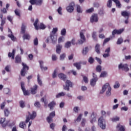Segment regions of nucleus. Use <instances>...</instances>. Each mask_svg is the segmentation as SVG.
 <instances>
[{
    "mask_svg": "<svg viewBox=\"0 0 131 131\" xmlns=\"http://www.w3.org/2000/svg\"><path fill=\"white\" fill-rule=\"evenodd\" d=\"M43 0H30L29 3L31 4V5L29 6L28 10L29 11H32V6H41Z\"/></svg>",
    "mask_w": 131,
    "mask_h": 131,
    "instance_id": "obj_1",
    "label": "nucleus"
},
{
    "mask_svg": "<svg viewBox=\"0 0 131 131\" xmlns=\"http://www.w3.org/2000/svg\"><path fill=\"white\" fill-rule=\"evenodd\" d=\"M28 116H26V123H28L30 121V119H34L36 117V112L33 111L32 114H31L30 112H28Z\"/></svg>",
    "mask_w": 131,
    "mask_h": 131,
    "instance_id": "obj_2",
    "label": "nucleus"
},
{
    "mask_svg": "<svg viewBox=\"0 0 131 131\" xmlns=\"http://www.w3.org/2000/svg\"><path fill=\"white\" fill-rule=\"evenodd\" d=\"M23 68L20 71V75L21 76H25V74L27 73L28 70H29V67L27 64L22 62Z\"/></svg>",
    "mask_w": 131,
    "mask_h": 131,
    "instance_id": "obj_3",
    "label": "nucleus"
},
{
    "mask_svg": "<svg viewBox=\"0 0 131 131\" xmlns=\"http://www.w3.org/2000/svg\"><path fill=\"white\" fill-rule=\"evenodd\" d=\"M107 89L108 91L106 92V96H111V86H110V84L109 83H106L104 84L102 87V93H104L106 89Z\"/></svg>",
    "mask_w": 131,
    "mask_h": 131,
    "instance_id": "obj_4",
    "label": "nucleus"
},
{
    "mask_svg": "<svg viewBox=\"0 0 131 131\" xmlns=\"http://www.w3.org/2000/svg\"><path fill=\"white\" fill-rule=\"evenodd\" d=\"M98 125L102 128V129H105V128H106L105 119H104V118L102 116L98 119Z\"/></svg>",
    "mask_w": 131,
    "mask_h": 131,
    "instance_id": "obj_5",
    "label": "nucleus"
},
{
    "mask_svg": "<svg viewBox=\"0 0 131 131\" xmlns=\"http://www.w3.org/2000/svg\"><path fill=\"white\" fill-rule=\"evenodd\" d=\"M75 7V3H74L73 2H72L69 4V5L67 7L66 10L68 13H73V11H74Z\"/></svg>",
    "mask_w": 131,
    "mask_h": 131,
    "instance_id": "obj_6",
    "label": "nucleus"
},
{
    "mask_svg": "<svg viewBox=\"0 0 131 131\" xmlns=\"http://www.w3.org/2000/svg\"><path fill=\"white\" fill-rule=\"evenodd\" d=\"M118 69L119 70L121 69L122 70H123V71H125V72L129 71V68H128V64H127V63L122 64L121 63L118 66Z\"/></svg>",
    "mask_w": 131,
    "mask_h": 131,
    "instance_id": "obj_7",
    "label": "nucleus"
},
{
    "mask_svg": "<svg viewBox=\"0 0 131 131\" xmlns=\"http://www.w3.org/2000/svg\"><path fill=\"white\" fill-rule=\"evenodd\" d=\"M20 85L24 96H29V95H30V93L29 92V91L26 90V89H25V85L24 84V82H21Z\"/></svg>",
    "mask_w": 131,
    "mask_h": 131,
    "instance_id": "obj_8",
    "label": "nucleus"
},
{
    "mask_svg": "<svg viewBox=\"0 0 131 131\" xmlns=\"http://www.w3.org/2000/svg\"><path fill=\"white\" fill-rule=\"evenodd\" d=\"M72 88V82L69 80H67L66 82V85H63V89L65 91H69L70 90V88Z\"/></svg>",
    "mask_w": 131,
    "mask_h": 131,
    "instance_id": "obj_9",
    "label": "nucleus"
},
{
    "mask_svg": "<svg viewBox=\"0 0 131 131\" xmlns=\"http://www.w3.org/2000/svg\"><path fill=\"white\" fill-rule=\"evenodd\" d=\"M56 116V114L55 112H52L49 114V116L47 118V121L49 123H52L53 122V118L54 117Z\"/></svg>",
    "mask_w": 131,
    "mask_h": 131,
    "instance_id": "obj_10",
    "label": "nucleus"
},
{
    "mask_svg": "<svg viewBox=\"0 0 131 131\" xmlns=\"http://www.w3.org/2000/svg\"><path fill=\"white\" fill-rule=\"evenodd\" d=\"M8 32L9 34L8 35V37L11 38V40L12 41H17V38L14 36L13 34V32H12V30H11L10 29H8Z\"/></svg>",
    "mask_w": 131,
    "mask_h": 131,
    "instance_id": "obj_11",
    "label": "nucleus"
},
{
    "mask_svg": "<svg viewBox=\"0 0 131 131\" xmlns=\"http://www.w3.org/2000/svg\"><path fill=\"white\" fill-rule=\"evenodd\" d=\"M80 37L81 40H79L78 42L79 45H82L83 42H85V36H84V35L82 32H80Z\"/></svg>",
    "mask_w": 131,
    "mask_h": 131,
    "instance_id": "obj_12",
    "label": "nucleus"
},
{
    "mask_svg": "<svg viewBox=\"0 0 131 131\" xmlns=\"http://www.w3.org/2000/svg\"><path fill=\"white\" fill-rule=\"evenodd\" d=\"M99 19L98 18V14H94L92 15L90 18V21L91 23H94V22H98Z\"/></svg>",
    "mask_w": 131,
    "mask_h": 131,
    "instance_id": "obj_13",
    "label": "nucleus"
},
{
    "mask_svg": "<svg viewBox=\"0 0 131 131\" xmlns=\"http://www.w3.org/2000/svg\"><path fill=\"white\" fill-rule=\"evenodd\" d=\"M124 30L123 29H121L120 30H116L115 29L112 32V35L114 36V37H115V34H121L122 32H123V31Z\"/></svg>",
    "mask_w": 131,
    "mask_h": 131,
    "instance_id": "obj_14",
    "label": "nucleus"
},
{
    "mask_svg": "<svg viewBox=\"0 0 131 131\" xmlns=\"http://www.w3.org/2000/svg\"><path fill=\"white\" fill-rule=\"evenodd\" d=\"M37 88H38V86L36 84L34 85L33 88H31V94H32V95H35V94H36Z\"/></svg>",
    "mask_w": 131,
    "mask_h": 131,
    "instance_id": "obj_15",
    "label": "nucleus"
},
{
    "mask_svg": "<svg viewBox=\"0 0 131 131\" xmlns=\"http://www.w3.org/2000/svg\"><path fill=\"white\" fill-rule=\"evenodd\" d=\"M15 54H16V49H13L12 53H8L9 58H11V59L14 60L15 59Z\"/></svg>",
    "mask_w": 131,
    "mask_h": 131,
    "instance_id": "obj_16",
    "label": "nucleus"
},
{
    "mask_svg": "<svg viewBox=\"0 0 131 131\" xmlns=\"http://www.w3.org/2000/svg\"><path fill=\"white\" fill-rule=\"evenodd\" d=\"M121 15L123 16V17H124V18H127V19H128L129 18V16H130V12L125 11H122L121 12Z\"/></svg>",
    "mask_w": 131,
    "mask_h": 131,
    "instance_id": "obj_17",
    "label": "nucleus"
},
{
    "mask_svg": "<svg viewBox=\"0 0 131 131\" xmlns=\"http://www.w3.org/2000/svg\"><path fill=\"white\" fill-rule=\"evenodd\" d=\"M105 53H104L103 54V58H107V57H110V47H108V48H107L105 51Z\"/></svg>",
    "mask_w": 131,
    "mask_h": 131,
    "instance_id": "obj_18",
    "label": "nucleus"
},
{
    "mask_svg": "<svg viewBox=\"0 0 131 131\" xmlns=\"http://www.w3.org/2000/svg\"><path fill=\"white\" fill-rule=\"evenodd\" d=\"M55 106H56V102L55 101H52L48 104V107L50 108V110H53Z\"/></svg>",
    "mask_w": 131,
    "mask_h": 131,
    "instance_id": "obj_19",
    "label": "nucleus"
},
{
    "mask_svg": "<svg viewBox=\"0 0 131 131\" xmlns=\"http://www.w3.org/2000/svg\"><path fill=\"white\" fill-rule=\"evenodd\" d=\"M26 31V26H25L24 24H22L21 27V31H20L21 34H25Z\"/></svg>",
    "mask_w": 131,
    "mask_h": 131,
    "instance_id": "obj_20",
    "label": "nucleus"
},
{
    "mask_svg": "<svg viewBox=\"0 0 131 131\" xmlns=\"http://www.w3.org/2000/svg\"><path fill=\"white\" fill-rule=\"evenodd\" d=\"M39 64H40V68L41 69V70H44L45 71H46V70H48V67H43V61H40Z\"/></svg>",
    "mask_w": 131,
    "mask_h": 131,
    "instance_id": "obj_21",
    "label": "nucleus"
},
{
    "mask_svg": "<svg viewBox=\"0 0 131 131\" xmlns=\"http://www.w3.org/2000/svg\"><path fill=\"white\" fill-rule=\"evenodd\" d=\"M21 56L19 55H17L15 58V63H16L17 64H20V63H21Z\"/></svg>",
    "mask_w": 131,
    "mask_h": 131,
    "instance_id": "obj_22",
    "label": "nucleus"
},
{
    "mask_svg": "<svg viewBox=\"0 0 131 131\" xmlns=\"http://www.w3.org/2000/svg\"><path fill=\"white\" fill-rule=\"evenodd\" d=\"M81 62H76L73 64L74 66L77 68L78 70H80L81 68Z\"/></svg>",
    "mask_w": 131,
    "mask_h": 131,
    "instance_id": "obj_23",
    "label": "nucleus"
},
{
    "mask_svg": "<svg viewBox=\"0 0 131 131\" xmlns=\"http://www.w3.org/2000/svg\"><path fill=\"white\" fill-rule=\"evenodd\" d=\"M58 77L60 79H62V80H63L64 81L66 80V78H67L66 75H64L63 73H60L59 74H58Z\"/></svg>",
    "mask_w": 131,
    "mask_h": 131,
    "instance_id": "obj_24",
    "label": "nucleus"
},
{
    "mask_svg": "<svg viewBox=\"0 0 131 131\" xmlns=\"http://www.w3.org/2000/svg\"><path fill=\"white\" fill-rule=\"evenodd\" d=\"M61 50H62V45H57L56 46V49L57 54H60V53H61Z\"/></svg>",
    "mask_w": 131,
    "mask_h": 131,
    "instance_id": "obj_25",
    "label": "nucleus"
},
{
    "mask_svg": "<svg viewBox=\"0 0 131 131\" xmlns=\"http://www.w3.org/2000/svg\"><path fill=\"white\" fill-rule=\"evenodd\" d=\"M5 121H6V118H2L0 120V123H1V124H2L3 127H6V126L8 125V123L3 124L4 122H5Z\"/></svg>",
    "mask_w": 131,
    "mask_h": 131,
    "instance_id": "obj_26",
    "label": "nucleus"
},
{
    "mask_svg": "<svg viewBox=\"0 0 131 131\" xmlns=\"http://www.w3.org/2000/svg\"><path fill=\"white\" fill-rule=\"evenodd\" d=\"M91 118H92L90 122H91V123H94V122H95V121H96V116L95 115V113H93L91 116Z\"/></svg>",
    "mask_w": 131,
    "mask_h": 131,
    "instance_id": "obj_27",
    "label": "nucleus"
},
{
    "mask_svg": "<svg viewBox=\"0 0 131 131\" xmlns=\"http://www.w3.org/2000/svg\"><path fill=\"white\" fill-rule=\"evenodd\" d=\"M95 49L97 54H100L101 51H100V45L96 44Z\"/></svg>",
    "mask_w": 131,
    "mask_h": 131,
    "instance_id": "obj_28",
    "label": "nucleus"
},
{
    "mask_svg": "<svg viewBox=\"0 0 131 131\" xmlns=\"http://www.w3.org/2000/svg\"><path fill=\"white\" fill-rule=\"evenodd\" d=\"M117 128H118L119 130H120V131H125V130L124 127L122 125H121L120 124H119L117 125Z\"/></svg>",
    "mask_w": 131,
    "mask_h": 131,
    "instance_id": "obj_29",
    "label": "nucleus"
},
{
    "mask_svg": "<svg viewBox=\"0 0 131 131\" xmlns=\"http://www.w3.org/2000/svg\"><path fill=\"white\" fill-rule=\"evenodd\" d=\"M37 81L39 85L41 86L42 85V81L40 79V76L39 74L37 75Z\"/></svg>",
    "mask_w": 131,
    "mask_h": 131,
    "instance_id": "obj_30",
    "label": "nucleus"
},
{
    "mask_svg": "<svg viewBox=\"0 0 131 131\" xmlns=\"http://www.w3.org/2000/svg\"><path fill=\"white\" fill-rule=\"evenodd\" d=\"M4 115L6 116V117H8L9 115H10V111H9V109L5 108L4 110Z\"/></svg>",
    "mask_w": 131,
    "mask_h": 131,
    "instance_id": "obj_31",
    "label": "nucleus"
},
{
    "mask_svg": "<svg viewBox=\"0 0 131 131\" xmlns=\"http://www.w3.org/2000/svg\"><path fill=\"white\" fill-rule=\"evenodd\" d=\"M114 1V3H115L116 5V7L117 8H121V4H120V2L118 0H113Z\"/></svg>",
    "mask_w": 131,
    "mask_h": 131,
    "instance_id": "obj_32",
    "label": "nucleus"
},
{
    "mask_svg": "<svg viewBox=\"0 0 131 131\" xmlns=\"http://www.w3.org/2000/svg\"><path fill=\"white\" fill-rule=\"evenodd\" d=\"M98 80H96L95 79H92L90 81V84L92 86H95L96 85V83Z\"/></svg>",
    "mask_w": 131,
    "mask_h": 131,
    "instance_id": "obj_33",
    "label": "nucleus"
},
{
    "mask_svg": "<svg viewBox=\"0 0 131 131\" xmlns=\"http://www.w3.org/2000/svg\"><path fill=\"white\" fill-rule=\"evenodd\" d=\"M24 39H30V35L28 33H25L23 36Z\"/></svg>",
    "mask_w": 131,
    "mask_h": 131,
    "instance_id": "obj_34",
    "label": "nucleus"
},
{
    "mask_svg": "<svg viewBox=\"0 0 131 131\" xmlns=\"http://www.w3.org/2000/svg\"><path fill=\"white\" fill-rule=\"evenodd\" d=\"M89 53V47H86L85 48L83 49V50L82 51V53L83 55H86V53Z\"/></svg>",
    "mask_w": 131,
    "mask_h": 131,
    "instance_id": "obj_35",
    "label": "nucleus"
},
{
    "mask_svg": "<svg viewBox=\"0 0 131 131\" xmlns=\"http://www.w3.org/2000/svg\"><path fill=\"white\" fill-rule=\"evenodd\" d=\"M70 47H71V42L69 41L66 42L64 45V48H66V49H69Z\"/></svg>",
    "mask_w": 131,
    "mask_h": 131,
    "instance_id": "obj_36",
    "label": "nucleus"
},
{
    "mask_svg": "<svg viewBox=\"0 0 131 131\" xmlns=\"http://www.w3.org/2000/svg\"><path fill=\"white\" fill-rule=\"evenodd\" d=\"M38 23V19L37 18L34 23V26L36 30H38L39 29L38 26H37Z\"/></svg>",
    "mask_w": 131,
    "mask_h": 131,
    "instance_id": "obj_37",
    "label": "nucleus"
},
{
    "mask_svg": "<svg viewBox=\"0 0 131 131\" xmlns=\"http://www.w3.org/2000/svg\"><path fill=\"white\" fill-rule=\"evenodd\" d=\"M96 71L97 72H101L102 71V67L100 65H98L96 67Z\"/></svg>",
    "mask_w": 131,
    "mask_h": 131,
    "instance_id": "obj_38",
    "label": "nucleus"
},
{
    "mask_svg": "<svg viewBox=\"0 0 131 131\" xmlns=\"http://www.w3.org/2000/svg\"><path fill=\"white\" fill-rule=\"evenodd\" d=\"M14 13L16 16H18V17H21V15L20 14V10L19 9H15L14 10Z\"/></svg>",
    "mask_w": 131,
    "mask_h": 131,
    "instance_id": "obj_39",
    "label": "nucleus"
},
{
    "mask_svg": "<svg viewBox=\"0 0 131 131\" xmlns=\"http://www.w3.org/2000/svg\"><path fill=\"white\" fill-rule=\"evenodd\" d=\"M50 38L52 40V42H55V41H57V38H55L54 37V34H51Z\"/></svg>",
    "mask_w": 131,
    "mask_h": 131,
    "instance_id": "obj_40",
    "label": "nucleus"
},
{
    "mask_svg": "<svg viewBox=\"0 0 131 131\" xmlns=\"http://www.w3.org/2000/svg\"><path fill=\"white\" fill-rule=\"evenodd\" d=\"M88 62L90 63V64H93V63L95 62V59H94V58L92 57H90L88 59Z\"/></svg>",
    "mask_w": 131,
    "mask_h": 131,
    "instance_id": "obj_41",
    "label": "nucleus"
},
{
    "mask_svg": "<svg viewBox=\"0 0 131 131\" xmlns=\"http://www.w3.org/2000/svg\"><path fill=\"white\" fill-rule=\"evenodd\" d=\"M3 92L4 94H6V95H9L10 94V89L8 88H4Z\"/></svg>",
    "mask_w": 131,
    "mask_h": 131,
    "instance_id": "obj_42",
    "label": "nucleus"
},
{
    "mask_svg": "<svg viewBox=\"0 0 131 131\" xmlns=\"http://www.w3.org/2000/svg\"><path fill=\"white\" fill-rule=\"evenodd\" d=\"M120 86V84H119V82L116 81L115 85H114V89H118Z\"/></svg>",
    "mask_w": 131,
    "mask_h": 131,
    "instance_id": "obj_43",
    "label": "nucleus"
},
{
    "mask_svg": "<svg viewBox=\"0 0 131 131\" xmlns=\"http://www.w3.org/2000/svg\"><path fill=\"white\" fill-rule=\"evenodd\" d=\"M123 42V39L122 38H119L117 41V45H121Z\"/></svg>",
    "mask_w": 131,
    "mask_h": 131,
    "instance_id": "obj_44",
    "label": "nucleus"
},
{
    "mask_svg": "<svg viewBox=\"0 0 131 131\" xmlns=\"http://www.w3.org/2000/svg\"><path fill=\"white\" fill-rule=\"evenodd\" d=\"M107 73L106 72H102L100 75V77H106V76H107Z\"/></svg>",
    "mask_w": 131,
    "mask_h": 131,
    "instance_id": "obj_45",
    "label": "nucleus"
},
{
    "mask_svg": "<svg viewBox=\"0 0 131 131\" xmlns=\"http://www.w3.org/2000/svg\"><path fill=\"white\" fill-rule=\"evenodd\" d=\"M81 117H82V114H79L77 118L74 120L75 122H76V121H80V120H81Z\"/></svg>",
    "mask_w": 131,
    "mask_h": 131,
    "instance_id": "obj_46",
    "label": "nucleus"
},
{
    "mask_svg": "<svg viewBox=\"0 0 131 131\" xmlns=\"http://www.w3.org/2000/svg\"><path fill=\"white\" fill-rule=\"evenodd\" d=\"M77 12L78 13H82V10L79 5H77Z\"/></svg>",
    "mask_w": 131,
    "mask_h": 131,
    "instance_id": "obj_47",
    "label": "nucleus"
},
{
    "mask_svg": "<svg viewBox=\"0 0 131 131\" xmlns=\"http://www.w3.org/2000/svg\"><path fill=\"white\" fill-rule=\"evenodd\" d=\"M34 106L36 108H40V103L38 101H36L34 103Z\"/></svg>",
    "mask_w": 131,
    "mask_h": 131,
    "instance_id": "obj_48",
    "label": "nucleus"
},
{
    "mask_svg": "<svg viewBox=\"0 0 131 131\" xmlns=\"http://www.w3.org/2000/svg\"><path fill=\"white\" fill-rule=\"evenodd\" d=\"M19 106L21 108H24L25 107V103L23 100L19 101Z\"/></svg>",
    "mask_w": 131,
    "mask_h": 131,
    "instance_id": "obj_49",
    "label": "nucleus"
},
{
    "mask_svg": "<svg viewBox=\"0 0 131 131\" xmlns=\"http://www.w3.org/2000/svg\"><path fill=\"white\" fill-rule=\"evenodd\" d=\"M107 8H111L112 7V0H108L107 4Z\"/></svg>",
    "mask_w": 131,
    "mask_h": 131,
    "instance_id": "obj_50",
    "label": "nucleus"
},
{
    "mask_svg": "<svg viewBox=\"0 0 131 131\" xmlns=\"http://www.w3.org/2000/svg\"><path fill=\"white\" fill-rule=\"evenodd\" d=\"M61 34L62 35V36H65V35H66V29L63 28L62 30H61Z\"/></svg>",
    "mask_w": 131,
    "mask_h": 131,
    "instance_id": "obj_51",
    "label": "nucleus"
},
{
    "mask_svg": "<svg viewBox=\"0 0 131 131\" xmlns=\"http://www.w3.org/2000/svg\"><path fill=\"white\" fill-rule=\"evenodd\" d=\"M6 17L4 18L3 19H1V26H4L5 24H6Z\"/></svg>",
    "mask_w": 131,
    "mask_h": 131,
    "instance_id": "obj_52",
    "label": "nucleus"
},
{
    "mask_svg": "<svg viewBox=\"0 0 131 131\" xmlns=\"http://www.w3.org/2000/svg\"><path fill=\"white\" fill-rule=\"evenodd\" d=\"M63 96H65V93L64 92H61L58 93L57 95H56V98H60V97H62Z\"/></svg>",
    "mask_w": 131,
    "mask_h": 131,
    "instance_id": "obj_53",
    "label": "nucleus"
},
{
    "mask_svg": "<svg viewBox=\"0 0 131 131\" xmlns=\"http://www.w3.org/2000/svg\"><path fill=\"white\" fill-rule=\"evenodd\" d=\"M92 38H93V39H95V40L97 39V32H93L92 33Z\"/></svg>",
    "mask_w": 131,
    "mask_h": 131,
    "instance_id": "obj_54",
    "label": "nucleus"
},
{
    "mask_svg": "<svg viewBox=\"0 0 131 131\" xmlns=\"http://www.w3.org/2000/svg\"><path fill=\"white\" fill-rule=\"evenodd\" d=\"M1 12L3 14H7L8 13V10L6 8H3L1 10Z\"/></svg>",
    "mask_w": 131,
    "mask_h": 131,
    "instance_id": "obj_55",
    "label": "nucleus"
},
{
    "mask_svg": "<svg viewBox=\"0 0 131 131\" xmlns=\"http://www.w3.org/2000/svg\"><path fill=\"white\" fill-rule=\"evenodd\" d=\"M57 12L58 13L59 15H62V7H59L58 9L57 10Z\"/></svg>",
    "mask_w": 131,
    "mask_h": 131,
    "instance_id": "obj_56",
    "label": "nucleus"
},
{
    "mask_svg": "<svg viewBox=\"0 0 131 131\" xmlns=\"http://www.w3.org/2000/svg\"><path fill=\"white\" fill-rule=\"evenodd\" d=\"M118 121H119V117H115L112 119V121H113V122H115Z\"/></svg>",
    "mask_w": 131,
    "mask_h": 131,
    "instance_id": "obj_57",
    "label": "nucleus"
},
{
    "mask_svg": "<svg viewBox=\"0 0 131 131\" xmlns=\"http://www.w3.org/2000/svg\"><path fill=\"white\" fill-rule=\"evenodd\" d=\"M7 20H8V21H10L12 24H13V17L8 15L7 16Z\"/></svg>",
    "mask_w": 131,
    "mask_h": 131,
    "instance_id": "obj_58",
    "label": "nucleus"
},
{
    "mask_svg": "<svg viewBox=\"0 0 131 131\" xmlns=\"http://www.w3.org/2000/svg\"><path fill=\"white\" fill-rule=\"evenodd\" d=\"M34 46L38 45V39L37 37L34 39Z\"/></svg>",
    "mask_w": 131,
    "mask_h": 131,
    "instance_id": "obj_59",
    "label": "nucleus"
},
{
    "mask_svg": "<svg viewBox=\"0 0 131 131\" xmlns=\"http://www.w3.org/2000/svg\"><path fill=\"white\" fill-rule=\"evenodd\" d=\"M5 106H6V101H4L1 104V109L2 110L4 109Z\"/></svg>",
    "mask_w": 131,
    "mask_h": 131,
    "instance_id": "obj_60",
    "label": "nucleus"
},
{
    "mask_svg": "<svg viewBox=\"0 0 131 131\" xmlns=\"http://www.w3.org/2000/svg\"><path fill=\"white\" fill-rule=\"evenodd\" d=\"M52 61H56L58 59L57 56L55 54H53L52 56Z\"/></svg>",
    "mask_w": 131,
    "mask_h": 131,
    "instance_id": "obj_61",
    "label": "nucleus"
},
{
    "mask_svg": "<svg viewBox=\"0 0 131 131\" xmlns=\"http://www.w3.org/2000/svg\"><path fill=\"white\" fill-rule=\"evenodd\" d=\"M66 57V54L65 53H63V54L60 55V60H64V59H65Z\"/></svg>",
    "mask_w": 131,
    "mask_h": 131,
    "instance_id": "obj_62",
    "label": "nucleus"
},
{
    "mask_svg": "<svg viewBox=\"0 0 131 131\" xmlns=\"http://www.w3.org/2000/svg\"><path fill=\"white\" fill-rule=\"evenodd\" d=\"M26 125L25 124V123L24 122H21L19 123V127H21V128H24V126Z\"/></svg>",
    "mask_w": 131,
    "mask_h": 131,
    "instance_id": "obj_63",
    "label": "nucleus"
},
{
    "mask_svg": "<svg viewBox=\"0 0 131 131\" xmlns=\"http://www.w3.org/2000/svg\"><path fill=\"white\" fill-rule=\"evenodd\" d=\"M40 29H46V26L43 24L41 23L39 26Z\"/></svg>",
    "mask_w": 131,
    "mask_h": 131,
    "instance_id": "obj_64",
    "label": "nucleus"
}]
</instances>
